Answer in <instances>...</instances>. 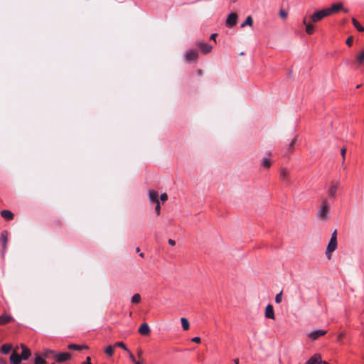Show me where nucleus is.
Masks as SVG:
<instances>
[{"instance_id": "15", "label": "nucleus", "mask_w": 364, "mask_h": 364, "mask_svg": "<svg viewBox=\"0 0 364 364\" xmlns=\"http://www.w3.org/2000/svg\"><path fill=\"white\" fill-rule=\"evenodd\" d=\"M138 331L142 336H147L150 333V328L146 323H143L141 324Z\"/></svg>"}, {"instance_id": "28", "label": "nucleus", "mask_w": 364, "mask_h": 364, "mask_svg": "<svg viewBox=\"0 0 364 364\" xmlns=\"http://www.w3.org/2000/svg\"><path fill=\"white\" fill-rule=\"evenodd\" d=\"M141 301V296L139 294H135L131 299V302L134 304H137Z\"/></svg>"}, {"instance_id": "20", "label": "nucleus", "mask_w": 364, "mask_h": 364, "mask_svg": "<svg viewBox=\"0 0 364 364\" xmlns=\"http://www.w3.org/2000/svg\"><path fill=\"white\" fill-rule=\"evenodd\" d=\"M68 348L70 350H82L84 349H87L88 346L86 345H77V344L72 343V344H69Z\"/></svg>"}, {"instance_id": "48", "label": "nucleus", "mask_w": 364, "mask_h": 364, "mask_svg": "<svg viewBox=\"0 0 364 364\" xmlns=\"http://www.w3.org/2000/svg\"><path fill=\"white\" fill-rule=\"evenodd\" d=\"M137 355H138V357H141V355H142V350H139L138 352H137Z\"/></svg>"}, {"instance_id": "50", "label": "nucleus", "mask_w": 364, "mask_h": 364, "mask_svg": "<svg viewBox=\"0 0 364 364\" xmlns=\"http://www.w3.org/2000/svg\"><path fill=\"white\" fill-rule=\"evenodd\" d=\"M139 256H140L141 257H144V253H140V254H139Z\"/></svg>"}, {"instance_id": "51", "label": "nucleus", "mask_w": 364, "mask_h": 364, "mask_svg": "<svg viewBox=\"0 0 364 364\" xmlns=\"http://www.w3.org/2000/svg\"><path fill=\"white\" fill-rule=\"evenodd\" d=\"M361 85H362L361 84L357 85L356 88H359V87H361Z\"/></svg>"}, {"instance_id": "23", "label": "nucleus", "mask_w": 364, "mask_h": 364, "mask_svg": "<svg viewBox=\"0 0 364 364\" xmlns=\"http://www.w3.org/2000/svg\"><path fill=\"white\" fill-rule=\"evenodd\" d=\"M272 165V161L269 157H264L261 161V166L265 168H269Z\"/></svg>"}, {"instance_id": "18", "label": "nucleus", "mask_w": 364, "mask_h": 364, "mask_svg": "<svg viewBox=\"0 0 364 364\" xmlns=\"http://www.w3.org/2000/svg\"><path fill=\"white\" fill-rule=\"evenodd\" d=\"M306 364H322L321 357L319 354L314 355L307 362Z\"/></svg>"}, {"instance_id": "6", "label": "nucleus", "mask_w": 364, "mask_h": 364, "mask_svg": "<svg viewBox=\"0 0 364 364\" xmlns=\"http://www.w3.org/2000/svg\"><path fill=\"white\" fill-rule=\"evenodd\" d=\"M196 45L204 55L210 53L213 50V46L203 41H198Z\"/></svg>"}, {"instance_id": "21", "label": "nucleus", "mask_w": 364, "mask_h": 364, "mask_svg": "<svg viewBox=\"0 0 364 364\" xmlns=\"http://www.w3.org/2000/svg\"><path fill=\"white\" fill-rule=\"evenodd\" d=\"M289 171L286 168H283L280 171V178L283 181H289Z\"/></svg>"}, {"instance_id": "52", "label": "nucleus", "mask_w": 364, "mask_h": 364, "mask_svg": "<svg viewBox=\"0 0 364 364\" xmlns=\"http://www.w3.org/2000/svg\"><path fill=\"white\" fill-rule=\"evenodd\" d=\"M136 251L137 252H139L140 251L139 247H136Z\"/></svg>"}, {"instance_id": "25", "label": "nucleus", "mask_w": 364, "mask_h": 364, "mask_svg": "<svg viewBox=\"0 0 364 364\" xmlns=\"http://www.w3.org/2000/svg\"><path fill=\"white\" fill-rule=\"evenodd\" d=\"M55 353V351L50 349H46L44 350L42 355L44 357L45 359H49L50 358H54Z\"/></svg>"}, {"instance_id": "19", "label": "nucleus", "mask_w": 364, "mask_h": 364, "mask_svg": "<svg viewBox=\"0 0 364 364\" xmlns=\"http://www.w3.org/2000/svg\"><path fill=\"white\" fill-rule=\"evenodd\" d=\"M1 216L6 220H11L14 218V214L9 210H1Z\"/></svg>"}, {"instance_id": "53", "label": "nucleus", "mask_w": 364, "mask_h": 364, "mask_svg": "<svg viewBox=\"0 0 364 364\" xmlns=\"http://www.w3.org/2000/svg\"><path fill=\"white\" fill-rule=\"evenodd\" d=\"M341 336H342V334L339 335L338 340H340L341 338Z\"/></svg>"}, {"instance_id": "12", "label": "nucleus", "mask_w": 364, "mask_h": 364, "mask_svg": "<svg viewBox=\"0 0 364 364\" xmlns=\"http://www.w3.org/2000/svg\"><path fill=\"white\" fill-rule=\"evenodd\" d=\"M23 360L21 355L17 353V349H14L10 356V362L11 364H20Z\"/></svg>"}, {"instance_id": "1", "label": "nucleus", "mask_w": 364, "mask_h": 364, "mask_svg": "<svg viewBox=\"0 0 364 364\" xmlns=\"http://www.w3.org/2000/svg\"><path fill=\"white\" fill-rule=\"evenodd\" d=\"M337 248V232L336 230H335L332 235L330 239V241L327 245L326 250V255L328 259L331 258V254L333 251L336 250Z\"/></svg>"}, {"instance_id": "7", "label": "nucleus", "mask_w": 364, "mask_h": 364, "mask_svg": "<svg viewBox=\"0 0 364 364\" xmlns=\"http://www.w3.org/2000/svg\"><path fill=\"white\" fill-rule=\"evenodd\" d=\"M54 358L58 363H63L71 358V354L68 352L55 353Z\"/></svg>"}, {"instance_id": "14", "label": "nucleus", "mask_w": 364, "mask_h": 364, "mask_svg": "<svg viewBox=\"0 0 364 364\" xmlns=\"http://www.w3.org/2000/svg\"><path fill=\"white\" fill-rule=\"evenodd\" d=\"M149 200L151 203H156L159 201V193L155 190H150L149 191Z\"/></svg>"}, {"instance_id": "54", "label": "nucleus", "mask_w": 364, "mask_h": 364, "mask_svg": "<svg viewBox=\"0 0 364 364\" xmlns=\"http://www.w3.org/2000/svg\"><path fill=\"white\" fill-rule=\"evenodd\" d=\"M134 363H135V364H139V362H135Z\"/></svg>"}, {"instance_id": "29", "label": "nucleus", "mask_w": 364, "mask_h": 364, "mask_svg": "<svg viewBox=\"0 0 364 364\" xmlns=\"http://www.w3.org/2000/svg\"><path fill=\"white\" fill-rule=\"evenodd\" d=\"M46 359L44 358V357L42 355V356H40V355H37L35 358V362H34V364H46Z\"/></svg>"}, {"instance_id": "26", "label": "nucleus", "mask_w": 364, "mask_h": 364, "mask_svg": "<svg viewBox=\"0 0 364 364\" xmlns=\"http://www.w3.org/2000/svg\"><path fill=\"white\" fill-rule=\"evenodd\" d=\"M352 23L353 24V26H355V28L360 32H363L364 31V27L360 25V23L355 19V18H353L352 19Z\"/></svg>"}, {"instance_id": "9", "label": "nucleus", "mask_w": 364, "mask_h": 364, "mask_svg": "<svg viewBox=\"0 0 364 364\" xmlns=\"http://www.w3.org/2000/svg\"><path fill=\"white\" fill-rule=\"evenodd\" d=\"M237 20V15L235 13H230L226 19V26L228 27H233L236 25Z\"/></svg>"}, {"instance_id": "44", "label": "nucleus", "mask_w": 364, "mask_h": 364, "mask_svg": "<svg viewBox=\"0 0 364 364\" xmlns=\"http://www.w3.org/2000/svg\"><path fill=\"white\" fill-rule=\"evenodd\" d=\"M168 244L171 246H174L176 245V242L172 239H169Z\"/></svg>"}, {"instance_id": "24", "label": "nucleus", "mask_w": 364, "mask_h": 364, "mask_svg": "<svg viewBox=\"0 0 364 364\" xmlns=\"http://www.w3.org/2000/svg\"><path fill=\"white\" fill-rule=\"evenodd\" d=\"M12 349L11 344H4L0 348V352L3 354H8Z\"/></svg>"}, {"instance_id": "43", "label": "nucleus", "mask_w": 364, "mask_h": 364, "mask_svg": "<svg viewBox=\"0 0 364 364\" xmlns=\"http://www.w3.org/2000/svg\"><path fill=\"white\" fill-rule=\"evenodd\" d=\"M82 364H92L91 363V358L90 357H87L85 361L82 363Z\"/></svg>"}, {"instance_id": "41", "label": "nucleus", "mask_w": 364, "mask_h": 364, "mask_svg": "<svg viewBox=\"0 0 364 364\" xmlns=\"http://www.w3.org/2000/svg\"><path fill=\"white\" fill-rule=\"evenodd\" d=\"M296 140H297V137H296V136H295V137L291 140V142H290V144H289V149H293L294 145V144L296 143Z\"/></svg>"}, {"instance_id": "47", "label": "nucleus", "mask_w": 364, "mask_h": 364, "mask_svg": "<svg viewBox=\"0 0 364 364\" xmlns=\"http://www.w3.org/2000/svg\"><path fill=\"white\" fill-rule=\"evenodd\" d=\"M303 24L305 25V26H306V25L308 24L309 22H307L306 21V17H304V18L303 19V21H302Z\"/></svg>"}, {"instance_id": "2", "label": "nucleus", "mask_w": 364, "mask_h": 364, "mask_svg": "<svg viewBox=\"0 0 364 364\" xmlns=\"http://www.w3.org/2000/svg\"><path fill=\"white\" fill-rule=\"evenodd\" d=\"M325 9L328 16H332L341 11H343L344 13L348 12V10L343 7V3L341 2L335 3L332 4L331 6L326 7Z\"/></svg>"}, {"instance_id": "42", "label": "nucleus", "mask_w": 364, "mask_h": 364, "mask_svg": "<svg viewBox=\"0 0 364 364\" xmlns=\"http://www.w3.org/2000/svg\"><path fill=\"white\" fill-rule=\"evenodd\" d=\"M192 342L200 343V338L199 337H194L191 339Z\"/></svg>"}, {"instance_id": "10", "label": "nucleus", "mask_w": 364, "mask_h": 364, "mask_svg": "<svg viewBox=\"0 0 364 364\" xmlns=\"http://www.w3.org/2000/svg\"><path fill=\"white\" fill-rule=\"evenodd\" d=\"M326 333V331L325 330H314L309 333H308V336L312 340L314 341L317 339L318 337L322 336Z\"/></svg>"}, {"instance_id": "39", "label": "nucleus", "mask_w": 364, "mask_h": 364, "mask_svg": "<svg viewBox=\"0 0 364 364\" xmlns=\"http://www.w3.org/2000/svg\"><path fill=\"white\" fill-rule=\"evenodd\" d=\"M127 353H128V354H129V357L130 360H131L132 362H134V363L136 362V360H135V358H134V355L132 354V353L129 350V351H127Z\"/></svg>"}, {"instance_id": "8", "label": "nucleus", "mask_w": 364, "mask_h": 364, "mask_svg": "<svg viewBox=\"0 0 364 364\" xmlns=\"http://www.w3.org/2000/svg\"><path fill=\"white\" fill-rule=\"evenodd\" d=\"M338 188V182L332 183L328 191V197L329 199L334 200Z\"/></svg>"}, {"instance_id": "4", "label": "nucleus", "mask_w": 364, "mask_h": 364, "mask_svg": "<svg viewBox=\"0 0 364 364\" xmlns=\"http://www.w3.org/2000/svg\"><path fill=\"white\" fill-rule=\"evenodd\" d=\"M328 14L325 8L316 11L313 13L310 16V20L312 23H318L321 21L323 18L328 17Z\"/></svg>"}, {"instance_id": "49", "label": "nucleus", "mask_w": 364, "mask_h": 364, "mask_svg": "<svg viewBox=\"0 0 364 364\" xmlns=\"http://www.w3.org/2000/svg\"><path fill=\"white\" fill-rule=\"evenodd\" d=\"M233 361L235 364H239L238 359H235Z\"/></svg>"}, {"instance_id": "45", "label": "nucleus", "mask_w": 364, "mask_h": 364, "mask_svg": "<svg viewBox=\"0 0 364 364\" xmlns=\"http://www.w3.org/2000/svg\"><path fill=\"white\" fill-rule=\"evenodd\" d=\"M216 36H217V33H213V34L210 36V40H213V41H215V37H216Z\"/></svg>"}, {"instance_id": "13", "label": "nucleus", "mask_w": 364, "mask_h": 364, "mask_svg": "<svg viewBox=\"0 0 364 364\" xmlns=\"http://www.w3.org/2000/svg\"><path fill=\"white\" fill-rule=\"evenodd\" d=\"M264 315L267 318L273 320L275 318L274 311L271 304H268L266 306Z\"/></svg>"}, {"instance_id": "33", "label": "nucleus", "mask_w": 364, "mask_h": 364, "mask_svg": "<svg viewBox=\"0 0 364 364\" xmlns=\"http://www.w3.org/2000/svg\"><path fill=\"white\" fill-rule=\"evenodd\" d=\"M114 346L120 347L125 351H129V349L127 348V346L123 342H117Z\"/></svg>"}, {"instance_id": "3", "label": "nucleus", "mask_w": 364, "mask_h": 364, "mask_svg": "<svg viewBox=\"0 0 364 364\" xmlns=\"http://www.w3.org/2000/svg\"><path fill=\"white\" fill-rule=\"evenodd\" d=\"M330 208L331 205L326 200H323L317 213L318 218L322 220L326 219Z\"/></svg>"}, {"instance_id": "16", "label": "nucleus", "mask_w": 364, "mask_h": 364, "mask_svg": "<svg viewBox=\"0 0 364 364\" xmlns=\"http://www.w3.org/2000/svg\"><path fill=\"white\" fill-rule=\"evenodd\" d=\"M0 242L3 247V251L4 252L6 248V244L8 242V232L7 231H3L0 236Z\"/></svg>"}, {"instance_id": "35", "label": "nucleus", "mask_w": 364, "mask_h": 364, "mask_svg": "<svg viewBox=\"0 0 364 364\" xmlns=\"http://www.w3.org/2000/svg\"><path fill=\"white\" fill-rule=\"evenodd\" d=\"M183 330H188L189 328L188 321L185 318H183Z\"/></svg>"}, {"instance_id": "36", "label": "nucleus", "mask_w": 364, "mask_h": 364, "mask_svg": "<svg viewBox=\"0 0 364 364\" xmlns=\"http://www.w3.org/2000/svg\"><path fill=\"white\" fill-rule=\"evenodd\" d=\"M279 16H280L282 18H283V19H285V18L287 17V15H288L287 12V11H285L284 10H283V9H281V10L279 11Z\"/></svg>"}, {"instance_id": "46", "label": "nucleus", "mask_w": 364, "mask_h": 364, "mask_svg": "<svg viewBox=\"0 0 364 364\" xmlns=\"http://www.w3.org/2000/svg\"><path fill=\"white\" fill-rule=\"evenodd\" d=\"M0 364H7V363L4 359L0 358Z\"/></svg>"}, {"instance_id": "22", "label": "nucleus", "mask_w": 364, "mask_h": 364, "mask_svg": "<svg viewBox=\"0 0 364 364\" xmlns=\"http://www.w3.org/2000/svg\"><path fill=\"white\" fill-rule=\"evenodd\" d=\"M13 321V318L9 315L0 316V325H4Z\"/></svg>"}, {"instance_id": "37", "label": "nucleus", "mask_w": 364, "mask_h": 364, "mask_svg": "<svg viewBox=\"0 0 364 364\" xmlns=\"http://www.w3.org/2000/svg\"><path fill=\"white\" fill-rule=\"evenodd\" d=\"M156 203V206H155V211H156V213L157 214V215H160V210H161V207H160V203L159 201V202H156L155 203Z\"/></svg>"}, {"instance_id": "27", "label": "nucleus", "mask_w": 364, "mask_h": 364, "mask_svg": "<svg viewBox=\"0 0 364 364\" xmlns=\"http://www.w3.org/2000/svg\"><path fill=\"white\" fill-rule=\"evenodd\" d=\"M314 23H312L311 21V22H309L308 24L306 25V33L308 34H312L314 32V30H315V27L313 24Z\"/></svg>"}, {"instance_id": "40", "label": "nucleus", "mask_w": 364, "mask_h": 364, "mask_svg": "<svg viewBox=\"0 0 364 364\" xmlns=\"http://www.w3.org/2000/svg\"><path fill=\"white\" fill-rule=\"evenodd\" d=\"M346 44L348 46H351L352 43H353V37L352 36H350L347 38L346 40Z\"/></svg>"}, {"instance_id": "30", "label": "nucleus", "mask_w": 364, "mask_h": 364, "mask_svg": "<svg viewBox=\"0 0 364 364\" xmlns=\"http://www.w3.org/2000/svg\"><path fill=\"white\" fill-rule=\"evenodd\" d=\"M252 18L250 16H247L245 21L242 23L241 27H244L245 26H251L252 25Z\"/></svg>"}, {"instance_id": "11", "label": "nucleus", "mask_w": 364, "mask_h": 364, "mask_svg": "<svg viewBox=\"0 0 364 364\" xmlns=\"http://www.w3.org/2000/svg\"><path fill=\"white\" fill-rule=\"evenodd\" d=\"M354 63L357 68L364 65V49L355 55Z\"/></svg>"}, {"instance_id": "31", "label": "nucleus", "mask_w": 364, "mask_h": 364, "mask_svg": "<svg viewBox=\"0 0 364 364\" xmlns=\"http://www.w3.org/2000/svg\"><path fill=\"white\" fill-rule=\"evenodd\" d=\"M105 353L107 354L109 356H112L114 353V346H109L105 349Z\"/></svg>"}, {"instance_id": "17", "label": "nucleus", "mask_w": 364, "mask_h": 364, "mask_svg": "<svg viewBox=\"0 0 364 364\" xmlns=\"http://www.w3.org/2000/svg\"><path fill=\"white\" fill-rule=\"evenodd\" d=\"M21 347L22 349V353L21 354V358L24 360H28L31 356V350L23 344H21Z\"/></svg>"}, {"instance_id": "38", "label": "nucleus", "mask_w": 364, "mask_h": 364, "mask_svg": "<svg viewBox=\"0 0 364 364\" xmlns=\"http://www.w3.org/2000/svg\"><path fill=\"white\" fill-rule=\"evenodd\" d=\"M168 199V196L166 193H162L161 196H160V200L162 201V202H165Z\"/></svg>"}, {"instance_id": "34", "label": "nucleus", "mask_w": 364, "mask_h": 364, "mask_svg": "<svg viewBox=\"0 0 364 364\" xmlns=\"http://www.w3.org/2000/svg\"><path fill=\"white\" fill-rule=\"evenodd\" d=\"M282 292H279V294H277L275 296V302L277 304H279L281 301H282Z\"/></svg>"}, {"instance_id": "32", "label": "nucleus", "mask_w": 364, "mask_h": 364, "mask_svg": "<svg viewBox=\"0 0 364 364\" xmlns=\"http://www.w3.org/2000/svg\"><path fill=\"white\" fill-rule=\"evenodd\" d=\"M346 153V148H342L341 150V154L342 155V159H343L342 166H343L344 169L346 168V166H344V161H345Z\"/></svg>"}, {"instance_id": "5", "label": "nucleus", "mask_w": 364, "mask_h": 364, "mask_svg": "<svg viewBox=\"0 0 364 364\" xmlns=\"http://www.w3.org/2000/svg\"><path fill=\"white\" fill-rule=\"evenodd\" d=\"M199 58L198 51L196 50H186L184 58L188 63H196Z\"/></svg>"}]
</instances>
